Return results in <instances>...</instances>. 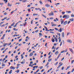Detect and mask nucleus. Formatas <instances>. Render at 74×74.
<instances>
[{
	"label": "nucleus",
	"mask_w": 74,
	"mask_h": 74,
	"mask_svg": "<svg viewBox=\"0 0 74 74\" xmlns=\"http://www.w3.org/2000/svg\"><path fill=\"white\" fill-rule=\"evenodd\" d=\"M45 5L46 7H50V5L48 4H46Z\"/></svg>",
	"instance_id": "8"
},
{
	"label": "nucleus",
	"mask_w": 74,
	"mask_h": 74,
	"mask_svg": "<svg viewBox=\"0 0 74 74\" xmlns=\"http://www.w3.org/2000/svg\"><path fill=\"white\" fill-rule=\"evenodd\" d=\"M52 56V55H50L48 57L49 59H50V58H51V57Z\"/></svg>",
	"instance_id": "45"
},
{
	"label": "nucleus",
	"mask_w": 74,
	"mask_h": 74,
	"mask_svg": "<svg viewBox=\"0 0 74 74\" xmlns=\"http://www.w3.org/2000/svg\"><path fill=\"white\" fill-rule=\"evenodd\" d=\"M38 32V30H36L35 31V33H37V32Z\"/></svg>",
	"instance_id": "44"
},
{
	"label": "nucleus",
	"mask_w": 74,
	"mask_h": 74,
	"mask_svg": "<svg viewBox=\"0 0 74 74\" xmlns=\"http://www.w3.org/2000/svg\"><path fill=\"white\" fill-rule=\"evenodd\" d=\"M45 31H47V32H49V30H48V28H47L45 29Z\"/></svg>",
	"instance_id": "31"
},
{
	"label": "nucleus",
	"mask_w": 74,
	"mask_h": 74,
	"mask_svg": "<svg viewBox=\"0 0 74 74\" xmlns=\"http://www.w3.org/2000/svg\"><path fill=\"white\" fill-rule=\"evenodd\" d=\"M65 52V50H63L61 52V53H63V52Z\"/></svg>",
	"instance_id": "29"
},
{
	"label": "nucleus",
	"mask_w": 74,
	"mask_h": 74,
	"mask_svg": "<svg viewBox=\"0 0 74 74\" xmlns=\"http://www.w3.org/2000/svg\"><path fill=\"white\" fill-rule=\"evenodd\" d=\"M12 70H11L10 71L9 73V74H11V73H12Z\"/></svg>",
	"instance_id": "22"
},
{
	"label": "nucleus",
	"mask_w": 74,
	"mask_h": 74,
	"mask_svg": "<svg viewBox=\"0 0 74 74\" xmlns=\"http://www.w3.org/2000/svg\"><path fill=\"white\" fill-rule=\"evenodd\" d=\"M71 17H74V14H72L71 15Z\"/></svg>",
	"instance_id": "42"
},
{
	"label": "nucleus",
	"mask_w": 74,
	"mask_h": 74,
	"mask_svg": "<svg viewBox=\"0 0 74 74\" xmlns=\"http://www.w3.org/2000/svg\"><path fill=\"white\" fill-rule=\"evenodd\" d=\"M20 35H16V34H14V37H15V36H19Z\"/></svg>",
	"instance_id": "27"
},
{
	"label": "nucleus",
	"mask_w": 74,
	"mask_h": 74,
	"mask_svg": "<svg viewBox=\"0 0 74 74\" xmlns=\"http://www.w3.org/2000/svg\"><path fill=\"white\" fill-rule=\"evenodd\" d=\"M49 31H53V30H54V29H50L49 30Z\"/></svg>",
	"instance_id": "37"
},
{
	"label": "nucleus",
	"mask_w": 74,
	"mask_h": 74,
	"mask_svg": "<svg viewBox=\"0 0 74 74\" xmlns=\"http://www.w3.org/2000/svg\"><path fill=\"white\" fill-rule=\"evenodd\" d=\"M39 2L40 3V4H42V1H39Z\"/></svg>",
	"instance_id": "46"
},
{
	"label": "nucleus",
	"mask_w": 74,
	"mask_h": 74,
	"mask_svg": "<svg viewBox=\"0 0 74 74\" xmlns=\"http://www.w3.org/2000/svg\"><path fill=\"white\" fill-rule=\"evenodd\" d=\"M42 68H43V66H40V70H41V69H42Z\"/></svg>",
	"instance_id": "36"
},
{
	"label": "nucleus",
	"mask_w": 74,
	"mask_h": 74,
	"mask_svg": "<svg viewBox=\"0 0 74 74\" xmlns=\"http://www.w3.org/2000/svg\"><path fill=\"white\" fill-rule=\"evenodd\" d=\"M53 15H54V14H53V13L52 11H51L50 13L49 14V16H51V15L53 16Z\"/></svg>",
	"instance_id": "2"
},
{
	"label": "nucleus",
	"mask_w": 74,
	"mask_h": 74,
	"mask_svg": "<svg viewBox=\"0 0 74 74\" xmlns=\"http://www.w3.org/2000/svg\"><path fill=\"white\" fill-rule=\"evenodd\" d=\"M64 32L62 33V37H64Z\"/></svg>",
	"instance_id": "12"
},
{
	"label": "nucleus",
	"mask_w": 74,
	"mask_h": 74,
	"mask_svg": "<svg viewBox=\"0 0 74 74\" xmlns=\"http://www.w3.org/2000/svg\"><path fill=\"white\" fill-rule=\"evenodd\" d=\"M5 26V24H4L1 26V27H4Z\"/></svg>",
	"instance_id": "39"
},
{
	"label": "nucleus",
	"mask_w": 74,
	"mask_h": 74,
	"mask_svg": "<svg viewBox=\"0 0 74 74\" xmlns=\"http://www.w3.org/2000/svg\"><path fill=\"white\" fill-rule=\"evenodd\" d=\"M6 45H6L5 44V43L4 44H3V46L4 47H5V46H6Z\"/></svg>",
	"instance_id": "32"
},
{
	"label": "nucleus",
	"mask_w": 74,
	"mask_h": 74,
	"mask_svg": "<svg viewBox=\"0 0 74 74\" xmlns=\"http://www.w3.org/2000/svg\"><path fill=\"white\" fill-rule=\"evenodd\" d=\"M50 19H53V17H50L49 18Z\"/></svg>",
	"instance_id": "54"
},
{
	"label": "nucleus",
	"mask_w": 74,
	"mask_h": 74,
	"mask_svg": "<svg viewBox=\"0 0 74 74\" xmlns=\"http://www.w3.org/2000/svg\"><path fill=\"white\" fill-rule=\"evenodd\" d=\"M74 62V60H73L71 61V64H73V62Z\"/></svg>",
	"instance_id": "40"
},
{
	"label": "nucleus",
	"mask_w": 74,
	"mask_h": 74,
	"mask_svg": "<svg viewBox=\"0 0 74 74\" xmlns=\"http://www.w3.org/2000/svg\"><path fill=\"white\" fill-rule=\"evenodd\" d=\"M42 15L43 16V17H44V18H47V17L45 15H44L43 14H42Z\"/></svg>",
	"instance_id": "15"
},
{
	"label": "nucleus",
	"mask_w": 74,
	"mask_h": 74,
	"mask_svg": "<svg viewBox=\"0 0 74 74\" xmlns=\"http://www.w3.org/2000/svg\"><path fill=\"white\" fill-rule=\"evenodd\" d=\"M18 23L19 22H17L15 24V25L14 26V27H16V26H17V25H18Z\"/></svg>",
	"instance_id": "10"
},
{
	"label": "nucleus",
	"mask_w": 74,
	"mask_h": 74,
	"mask_svg": "<svg viewBox=\"0 0 74 74\" xmlns=\"http://www.w3.org/2000/svg\"><path fill=\"white\" fill-rule=\"evenodd\" d=\"M5 48V47L2 48V49H1V51H3V50H4V49Z\"/></svg>",
	"instance_id": "26"
},
{
	"label": "nucleus",
	"mask_w": 74,
	"mask_h": 74,
	"mask_svg": "<svg viewBox=\"0 0 74 74\" xmlns=\"http://www.w3.org/2000/svg\"><path fill=\"white\" fill-rule=\"evenodd\" d=\"M70 66H67V68L66 69V70H68V69H69L70 68Z\"/></svg>",
	"instance_id": "16"
},
{
	"label": "nucleus",
	"mask_w": 74,
	"mask_h": 74,
	"mask_svg": "<svg viewBox=\"0 0 74 74\" xmlns=\"http://www.w3.org/2000/svg\"><path fill=\"white\" fill-rule=\"evenodd\" d=\"M67 42H69V43H71L72 42V41L71 40L68 39L67 40Z\"/></svg>",
	"instance_id": "4"
},
{
	"label": "nucleus",
	"mask_w": 74,
	"mask_h": 74,
	"mask_svg": "<svg viewBox=\"0 0 74 74\" xmlns=\"http://www.w3.org/2000/svg\"><path fill=\"white\" fill-rule=\"evenodd\" d=\"M69 49V51H70L72 53H74V52H73V49L70 48Z\"/></svg>",
	"instance_id": "5"
},
{
	"label": "nucleus",
	"mask_w": 74,
	"mask_h": 74,
	"mask_svg": "<svg viewBox=\"0 0 74 74\" xmlns=\"http://www.w3.org/2000/svg\"><path fill=\"white\" fill-rule=\"evenodd\" d=\"M74 71V68L72 70V71H71V72L72 73H73V72Z\"/></svg>",
	"instance_id": "62"
},
{
	"label": "nucleus",
	"mask_w": 74,
	"mask_h": 74,
	"mask_svg": "<svg viewBox=\"0 0 74 74\" xmlns=\"http://www.w3.org/2000/svg\"><path fill=\"white\" fill-rule=\"evenodd\" d=\"M69 15H64V16L63 17V18H65L66 19H68V18H69Z\"/></svg>",
	"instance_id": "1"
},
{
	"label": "nucleus",
	"mask_w": 74,
	"mask_h": 74,
	"mask_svg": "<svg viewBox=\"0 0 74 74\" xmlns=\"http://www.w3.org/2000/svg\"><path fill=\"white\" fill-rule=\"evenodd\" d=\"M66 13H68V14H69V13H71V11H66Z\"/></svg>",
	"instance_id": "24"
},
{
	"label": "nucleus",
	"mask_w": 74,
	"mask_h": 74,
	"mask_svg": "<svg viewBox=\"0 0 74 74\" xmlns=\"http://www.w3.org/2000/svg\"><path fill=\"white\" fill-rule=\"evenodd\" d=\"M27 11H28L29 12H30V9H28Z\"/></svg>",
	"instance_id": "47"
},
{
	"label": "nucleus",
	"mask_w": 74,
	"mask_h": 74,
	"mask_svg": "<svg viewBox=\"0 0 74 74\" xmlns=\"http://www.w3.org/2000/svg\"><path fill=\"white\" fill-rule=\"evenodd\" d=\"M70 71H69L68 72L67 74H70Z\"/></svg>",
	"instance_id": "64"
},
{
	"label": "nucleus",
	"mask_w": 74,
	"mask_h": 74,
	"mask_svg": "<svg viewBox=\"0 0 74 74\" xmlns=\"http://www.w3.org/2000/svg\"><path fill=\"white\" fill-rule=\"evenodd\" d=\"M22 41V39H19L18 41L19 42H20V41Z\"/></svg>",
	"instance_id": "60"
},
{
	"label": "nucleus",
	"mask_w": 74,
	"mask_h": 74,
	"mask_svg": "<svg viewBox=\"0 0 74 74\" xmlns=\"http://www.w3.org/2000/svg\"><path fill=\"white\" fill-rule=\"evenodd\" d=\"M69 20L70 21H74V19H73V18H72L71 19H70Z\"/></svg>",
	"instance_id": "17"
},
{
	"label": "nucleus",
	"mask_w": 74,
	"mask_h": 74,
	"mask_svg": "<svg viewBox=\"0 0 74 74\" xmlns=\"http://www.w3.org/2000/svg\"><path fill=\"white\" fill-rule=\"evenodd\" d=\"M58 64V62H56V63L54 64V65H55L56 66L57 64Z\"/></svg>",
	"instance_id": "33"
},
{
	"label": "nucleus",
	"mask_w": 74,
	"mask_h": 74,
	"mask_svg": "<svg viewBox=\"0 0 74 74\" xmlns=\"http://www.w3.org/2000/svg\"><path fill=\"white\" fill-rule=\"evenodd\" d=\"M57 34H58V36H60V33H57Z\"/></svg>",
	"instance_id": "51"
},
{
	"label": "nucleus",
	"mask_w": 74,
	"mask_h": 74,
	"mask_svg": "<svg viewBox=\"0 0 74 74\" xmlns=\"http://www.w3.org/2000/svg\"><path fill=\"white\" fill-rule=\"evenodd\" d=\"M29 55H30V56H32V55H33V53H31Z\"/></svg>",
	"instance_id": "30"
},
{
	"label": "nucleus",
	"mask_w": 74,
	"mask_h": 74,
	"mask_svg": "<svg viewBox=\"0 0 74 74\" xmlns=\"http://www.w3.org/2000/svg\"><path fill=\"white\" fill-rule=\"evenodd\" d=\"M67 23V21H65V22H64L63 23V25H66Z\"/></svg>",
	"instance_id": "7"
},
{
	"label": "nucleus",
	"mask_w": 74,
	"mask_h": 74,
	"mask_svg": "<svg viewBox=\"0 0 74 74\" xmlns=\"http://www.w3.org/2000/svg\"><path fill=\"white\" fill-rule=\"evenodd\" d=\"M33 21L32 20L31 21V24H33Z\"/></svg>",
	"instance_id": "56"
},
{
	"label": "nucleus",
	"mask_w": 74,
	"mask_h": 74,
	"mask_svg": "<svg viewBox=\"0 0 74 74\" xmlns=\"http://www.w3.org/2000/svg\"><path fill=\"white\" fill-rule=\"evenodd\" d=\"M23 62H24V63H25V59H23V60L22 61Z\"/></svg>",
	"instance_id": "58"
},
{
	"label": "nucleus",
	"mask_w": 74,
	"mask_h": 74,
	"mask_svg": "<svg viewBox=\"0 0 74 74\" xmlns=\"http://www.w3.org/2000/svg\"><path fill=\"white\" fill-rule=\"evenodd\" d=\"M55 29V30H58V32H60V31L59 30V29L56 28H54Z\"/></svg>",
	"instance_id": "25"
},
{
	"label": "nucleus",
	"mask_w": 74,
	"mask_h": 74,
	"mask_svg": "<svg viewBox=\"0 0 74 74\" xmlns=\"http://www.w3.org/2000/svg\"><path fill=\"white\" fill-rule=\"evenodd\" d=\"M4 3H0V5H3Z\"/></svg>",
	"instance_id": "63"
},
{
	"label": "nucleus",
	"mask_w": 74,
	"mask_h": 74,
	"mask_svg": "<svg viewBox=\"0 0 74 74\" xmlns=\"http://www.w3.org/2000/svg\"><path fill=\"white\" fill-rule=\"evenodd\" d=\"M26 23H26V22H25L24 23V26H25V25H26Z\"/></svg>",
	"instance_id": "50"
},
{
	"label": "nucleus",
	"mask_w": 74,
	"mask_h": 74,
	"mask_svg": "<svg viewBox=\"0 0 74 74\" xmlns=\"http://www.w3.org/2000/svg\"><path fill=\"white\" fill-rule=\"evenodd\" d=\"M19 70H18L17 71V73H19Z\"/></svg>",
	"instance_id": "53"
},
{
	"label": "nucleus",
	"mask_w": 74,
	"mask_h": 74,
	"mask_svg": "<svg viewBox=\"0 0 74 74\" xmlns=\"http://www.w3.org/2000/svg\"><path fill=\"white\" fill-rule=\"evenodd\" d=\"M58 30H59L60 31H58L59 32H62V28H60V29H58Z\"/></svg>",
	"instance_id": "9"
},
{
	"label": "nucleus",
	"mask_w": 74,
	"mask_h": 74,
	"mask_svg": "<svg viewBox=\"0 0 74 74\" xmlns=\"http://www.w3.org/2000/svg\"><path fill=\"white\" fill-rule=\"evenodd\" d=\"M57 25L56 24H53V25H52V27H53V26H56Z\"/></svg>",
	"instance_id": "48"
},
{
	"label": "nucleus",
	"mask_w": 74,
	"mask_h": 74,
	"mask_svg": "<svg viewBox=\"0 0 74 74\" xmlns=\"http://www.w3.org/2000/svg\"><path fill=\"white\" fill-rule=\"evenodd\" d=\"M21 64H25V62H21Z\"/></svg>",
	"instance_id": "38"
},
{
	"label": "nucleus",
	"mask_w": 74,
	"mask_h": 74,
	"mask_svg": "<svg viewBox=\"0 0 74 74\" xmlns=\"http://www.w3.org/2000/svg\"><path fill=\"white\" fill-rule=\"evenodd\" d=\"M59 53V52L58 51H56L55 53V54H56V55H57Z\"/></svg>",
	"instance_id": "13"
},
{
	"label": "nucleus",
	"mask_w": 74,
	"mask_h": 74,
	"mask_svg": "<svg viewBox=\"0 0 74 74\" xmlns=\"http://www.w3.org/2000/svg\"><path fill=\"white\" fill-rule=\"evenodd\" d=\"M3 15H7V13L6 12H5L3 14Z\"/></svg>",
	"instance_id": "49"
},
{
	"label": "nucleus",
	"mask_w": 74,
	"mask_h": 74,
	"mask_svg": "<svg viewBox=\"0 0 74 74\" xmlns=\"http://www.w3.org/2000/svg\"><path fill=\"white\" fill-rule=\"evenodd\" d=\"M51 23V26H52V25H53V22H52Z\"/></svg>",
	"instance_id": "52"
},
{
	"label": "nucleus",
	"mask_w": 74,
	"mask_h": 74,
	"mask_svg": "<svg viewBox=\"0 0 74 74\" xmlns=\"http://www.w3.org/2000/svg\"><path fill=\"white\" fill-rule=\"evenodd\" d=\"M62 65H63V63L61 64V65H60L57 68L58 69H59V68H60V66H62Z\"/></svg>",
	"instance_id": "14"
},
{
	"label": "nucleus",
	"mask_w": 74,
	"mask_h": 74,
	"mask_svg": "<svg viewBox=\"0 0 74 74\" xmlns=\"http://www.w3.org/2000/svg\"><path fill=\"white\" fill-rule=\"evenodd\" d=\"M4 1H5V3H7L8 2V0H4Z\"/></svg>",
	"instance_id": "21"
},
{
	"label": "nucleus",
	"mask_w": 74,
	"mask_h": 74,
	"mask_svg": "<svg viewBox=\"0 0 74 74\" xmlns=\"http://www.w3.org/2000/svg\"><path fill=\"white\" fill-rule=\"evenodd\" d=\"M54 39H55L56 42H58V39H57V38H56L55 37L54 38Z\"/></svg>",
	"instance_id": "19"
},
{
	"label": "nucleus",
	"mask_w": 74,
	"mask_h": 74,
	"mask_svg": "<svg viewBox=\"0 0 74 74\" xmlns=\"http://www.w3.org/2000/svg\"><path fill=\"white\" fill-rule=\"evenodd\" d=\"M39 35H40L39 37H41V36H42V34L41 33H39Z\"/></svg>",
	"instance_id": "18"
},
{
	"label": "nucleus",
	"mask_w": 74,
	"mask_h": 74,
	"mask_svg": "<svg viewBox=\"0 0 74 74\" xmlns=\"http://www.w3.org/2000/svg\"><path fill=\"white\" fill-rule=\"evenodd\" d=\"M38 15V14H36V13H34V14H33V16H36V15L37 16Z\"/></svg>",
	"instance_id": "11"
},
{
	"label": "nucleus",
	"mask_w": 74,
	"mask_h": 74,
	"mask_svg": "<svg viewBox=\"0 0 74 74\" xmlns=\"http://www.w3.org/2000/svg\"><path fill=\"white\" fill-rule=\"evenodd\" d=\"M60 21H61V24H63V22H64V21L63 20V19L61 18L60 19Z\"/></svg>",
	"instance_id": "6"
},
{
	"label": "nucleus",
	"mask_w": 74,
	"mask_h": 74,
	"mask_svg": "<svg viewBox=\"0 0 74 74\" xmlns=\"http://www.w3.org/2000/svg\"><path fill=\"white\" fill-rule=\"evenodd\" d=\"M15 68H16V67L11 66L10 67V69H13V70H15Z\"/></svg>",
	"instance_id": "3"
},
{
	"label": "nucleus",
	"mask_w": 74,
	"mask_h": 74,
	"mask_svg": "<svg viewBox=\"0 0 74 74\" xmlns=\"http://www.w3.org/2000/svg\"><path fill=\"white\" fill-rule=\"evenodd\" d=\"M15 22H14L12 24H11V26H13L14 25V24H15Z\"/></svg>",
	"instance_id": "23"
},
{
	"label": "nucleus",
	"mask_w": 74,
	"mask_h": 74,
	"mask_svg": "<svg viewBox=\"0 0 74 74\" xmlns=\"http://www.w3.org/2000/svg\"><path fill=\"white\" fill-rule=\"evenodd\" d=\"M51 41H52V42H55V39H51Z\"/></svg>",
	"instance_id": "28"
},
{
	"label": "nucleus",
	"mask_w": 74,
	"mask_h": 74,
	"mask_svg": "<svg viewBox=\"0 0 74 74\" xmlns=\"http://www.w3.org/2000/svg\"><path fill=\"white\" fill-rule=\"evenodd\" d=\"M2 67H3L4 66H5V64H3L2 65Z\"/></svg>",
	"instance_id": "61"
},
{
	"label": "nucleus",
	"mask_w": 74,
	"mask_h": 74,
	"mask_svg": "<svg viewBox=\"0 0 74 74\" xmlns=\"http://www.w3.org/2000/svg\"><path fill=\"white\" fill-rule=\"evenodd\" d=\"M51 60H52V59H49L48 60V62H51Z\"/></svg>",
	"instance_id": "35"
},
{
	"label": "nucleus",
	"mask_w": 74,
	"mask_h": 74,
	"mask_svg": "<svg viewBox=\"0 0 74 74\" xmlns=\"http://www.w3.org/2000/svg\"><path fill=\"white\" fill-rule=\"evenodd\" d=\"M27 1V0H23V3H25V2H26V1Z\"/></svg>",
	"instance_id": "20"
},
{
	"label": "nucleus",
	"mask_w": 74,
	"mask_h": 74,
	"mask_svg": "<svg viewBox=\"0 0 74 74\" xmlns=\"http://www.w3.org/2000/svg\"><path fill=\"white\" fill-rule=\"evenodd\" d=\"M23 62H24V63H25V59H23V60L22 61Z\"/></svg>",
	"instance_id": "57"
},
{
	"label": "nucleus",
	"mask_w": 74,
	"mask_h": 74,
	"mask_svg": "<svg viewBox=\"0 0 74 74\" xmlns=\"http://www.w3.org/2000/svg\"><path fill=\"white\" fill-rule=\"evenodd\" d=\"M11 44V42L9 43H8V46H10V45Z\"/></svg>",
	"instance_id": "34"
},
{
	"label": "nucleus",
	"mask_w": 74,
	"mask_h": 74,
	"mask_svg": "<svg viewBox=\"0 0 74 74\" xmlns=\"http://www.w3.org/2000/svg\"><path fill=\"white\" fill-rule=\"evenodd\" d=\"M42 10H44V11H45V8H42Z\"/></svg>",
	"instance_id": "55"
},
{
	"label": "nucleus",
	"mask_w": 74,
	"mask_h": 74,
	"mask_svg": "<svg viewBox=\"0 0 74 74\" xmlns=\"http://www.w3.org/2000/svg\"><path fill=\"white\" fill-rule=\"evenodd\" d=\"M64 58H62V60H61V61H63V60H64Z\"/></svg>",
	"instance_id": "41"
},
{
	"label": "nucleus",
	"mask_w": 74,
	"mask_h": 74,
	"mask_svg": "<svg viewBox=\"0 0 74 74\" xmlns=\"http://www.w3.org/2000/svg\"><path fill=\"white\" fill-rule=\"evenodd\" d=\"M62 14H65V12H62Z\"/></svg>",
	"instance_id": "43"
},
{
	"label": "nucleus",
	"mask_w": 74,
	"mask_h": 74,
	"mask_svg": "<svg viewBox=\"0 0 74 74\" xmlns=\"http://www.w3.org/2000/svg\"><path fill=\"white\" fill-rule=\"evenodd\" d=\"M39 70H40V69H38L36 71V73H38V71H39Z\"/></svg>",
	"instance_id": "59"
}]
</instances>
